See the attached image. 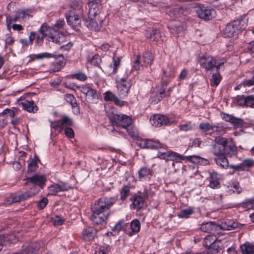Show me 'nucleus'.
Segmentation results:
<instances>
[{"mask_svg":"<svg viewBox=\"0 0 254 254\" xmlns=\"http://www.w3.org/2000/svg\"><path fill=\"white\" fill-rule=\"evenodd\" d=\"M116 201L115 197H104L95 201L91 208V220L97 225L102 224L108 218L110 208Z\"/></svg>","mask_w":254,"mask_h":254,"instance_id":"1","label":"nucleus"},{"mask_svg":"<svg viewBox=\"0 0 254 254\" xmlns=\"http://www.w3.org/2000/svg\"><path fill=\"white\" fill-rule=\"evenodd\" d=\"M101 0H88L87 16L82 15L85 24L91 30L98 31L105 24V16L101 13L99 5Z\"/></svg>","mask_w":254,"mask_h":254,"instance_id":"2","label":"nucleus"},{"mask_svg":"<svg viewBox=\"0 0 254 254\" xmlns=\"http://www.w3.org/2000/svg\"><path fill=\"white\" fill-rule=\"evenodd\" d=\"M198 62L201 67L207 71L212 70L214 68H216L218 71L222 68L224 64L226 63V60L217 57L202 55L198 56Z\"/></svg>","mask_w":254,"mask_h":254,"instance_id":"3","label":"nucleus"},{"mask_svg":"<svg viewBox=\"0 0 254 254\" xmlns=\"http://www.w3.org/2000/svg\"><path fill=\"white\" fill-rule=\"evenodd\" d=\"M247 24V19H246V16H242L240 18L228 23L223 30V34L225 37L235 36L241 31L245 29Z\"/></svg>","mask_w":254,"mask_h":254,"instance_id":"4","label":"nucleus"},{"mask_svg":"<svg viewBox=\"0 0 254 254\" xmlns=\"http://www.w3.org/2000/svg\"><path fill=\"white\" fill-rule=\"evenodd\" d=\"M64 25V20L60 19L52 26L50 27L48 25V27L50 29L48 30V32H49V37L52 42L60 44L64 41V35L62 33L59 32L58 30L63 28Z\"/></svg>","mask_w":254,"mask_h":254,"instance_id":"5","label":"nucleus"},{"mask_svg":"<svg viewBox=\"0 0 254 254\" xmlns=\"http://www.w3.org/2000/svg\"><path fill=\"white\" fill-rule=\"evenodd\" d=\"M112 126L127 128L131 124V119L125 115H119L112 113L109 115Z\"/></svg>","mask_w":254,"mask_h":254,"instance_id":"6","label":"nucleus"},{"mask_svg":"<svg viewBox=\"0 0 254 254\" xmlns=\"http://www.w3.org/2000/svg\"><path fill=\"white\" fill-rule=\"evenodd\" d=\"M171 88L167 91L163 86H157L152 91L150 100L152 103L157 104L164 97L169 96L170 94Z\"/></svg>","mask_w":254,"mask_h":254,"instance_id":"7","label":"nucleus"},{"mask_svg":"<svg viewBox=\"0 0 254 254\" xmlns=\"http://www.w3.org/2000/svg\"><path fill=\"white\" fill-rule=\"evenodd\" d=\"M81 93L85 95L86 100L90 103H96L98 100L97 91L88 85H84L79 87Z\"/></svg>","mask_w":254,"mask_h":254,"instance_id":"8","label":"nucleus"},{"mask_svg":"<svg viewBox=\"0 0 254 254\" xmlns=\"http://www.w3.org/2000/svg\"><path fill=\"white\" fill-rule=\"evenodd\" d=\"M157 157L166 161H173L176 162H180L185 160L183 155L172 151H167L165 152H158Z\"/></svg>","mask_w":254,"mask_h":254,"instance_id":"9","label":"nucleus"},{"mask_svg":"<svg viewBox=\"0 0 254 254\" xmlns=\"http://www.w3.org/2000/svg\"><path fill=\"white\" fill-rule=\"evenodd\" d=\"M195 11L198 16L202 19L208 20L212 18L214 10L208 6L203 4L198 5L195 7Z\"/></svg>","mask_w":254,"mask_h":254,"instance_id":"10","label":"nucleus"},{"mask_svg":"<svg viewBox=\"0 0 254 254\" xmlns=\"http://www.w3.org/2000/svg\"><path fill=\"white\" fill-rule=\"evenodd\" d=\"M79 14H75L73 11H69L66 13V18L67 24L73 29L77 30L81 25V20Z\"/></svg>","mask_w":254,"mask_h":254,"instance_id":"11","label":"nucleus"},{"mask_svg":"<svg viewBox=\"0 0 254 254\" xmlns=\"http://www.w3.org/2000/svg\"><path fill=\"white\" fill-rule=\"evenodd\" d=\"M138 145L143 148L159 149L164 148L165 145L158 140L150 139H143L138 141Z\"/></svg>","mask_w":254,"mask_h":254,"instance_id":"12","label":"nucleus"},{"mask_svg":"<svg viewBox=\"0 0 254 254\" xmlns=\"http://www.w3.org/2000/svg\"><path fill=\"white\" fill-rule=\"evenodd\" d=\"M175 71L176 68L172 64H168L167 67L163 69L162 82L164 85L166 86L169 81V78L174 76Z\"/></svg>","mask_w":254,"mask_h":254,"instance_id":"13","label":"nucleus"},{"mask_svg":"<svg viewBox=\"0 0 254 254\" xmlns=\"http://www.w3.org/2000/svg\"><path fill=\"white\" fill-rule=\"evenodd\" d=\"M50 29L48 27V25L46 23H43L40 27L39 32L40 34L38 35L36 37V44L41 46L43 43L44 38L46 37H48V40L51 41V38L49 37V32H48V30Z\"/></svg>","mask_w":254,"mask_h":254,"instance_id":"14","label":"nucleus"},{"mask_svg":"<svg viewBox=\"0 0 254 254\" xmlns=\"http://www.w3.org/2000/svg\"><path fill=\"white\" fill-rule=\"evenodd\" d=\"M236 101L240 106L252 107L254 106V96L238 95L236 97Z\"/></svg>","mask_w":254,"mask_h":254,"instance_id":"15","label":"nucleus"},{"mask_svg":"<svg viewBox=\"0 0 254 254\" xmlns=\"http://www.w3.org/2000/svg\"><path fill=\"white\" fill-rule=\"evenodd\" d=\"M121 83L118 85L119 93L121 97L124 98L127 96L131 86L130 80H127L125 78L121 79Z\"/></svg>","mask_w":254,"mask_h":254,"instance_id":"16","label":"nucleus"},{"mask_svg":"<svg viewBox=\"0 0 254 254\" xmlns=\"http://www.w3.org/2000/svg\"><path fill=\"white\" fill-rule=\"evenodd\" d=\"M37 192V191L32 192L31 191H27L24 193L18 195L11 196L9 199H7L6 204H10L12 203L18 202L19 201L25 200L31 197L34 196Z\"/></svg>","mask_w":254,"mask_h":254,"instance_id":"17","label":"nucleus"},{"mask_svg":"<svg viewBox=\"0 0 254 254\" xmlns=\"http://www.w3.org/2000/svg\"><path fill=\"white\" fill-rule=\"evenodd\" d=\"M18 104L24 110L30 113H34L38 110V107L33 100L20 99Z\"/></svg>","mask_w":254,"mask_h":254,"instance_id":"18","label":"nucleus"},{"mask_svg":"<svg viewBox=\"0 0 254 254\" xmlns=\"http://www.w3.org/2000/svg\"><path fill=\"white\" fill-rule=\"evenodd\" d=\"M222 118L225 121L231 123L235 127L239 128L243 126V121L239 118H237L233 115L223 113L221 114Z\"/></svg>","mask_w":254,"mask_h":254,"instance_id":"19","label":"nucleus"},{"mask_svg":"<svg viewBox=\"0 0 254 254\" xmlns=\"http://www.w3.org/2000/svg\"><path fill=\"white\" fill-rule=\"evenodd\" d=\"M65 64L64 58L63 55H60L50 66V71L57 72L63 68Z\"/></svg>","mask_w":254,"mask_h":254,"instance_id":"20","label":"nucleus"},{"mask_svg":"<svg viewBox=\"0 0 254 254\" xmlns=\"http://www.w3.org/2000/svg\"><path fill=\"white\" fill-rule=\"evenodd\" d=\"M150 121L151 124L155 127L167 125L169 123V120L168 117L161 115H154Z\"/></svg>","mask_w":254,"mask_h":254,"instance_id":"21","label":"nucleus"},{"mask_svg":"<svg viewBox=\"0 0 254 254\" xmlns=\"http://www.w3.org/2000/svg\"><path fill=\"white\" fill-rule=\"evenodd\" d=\"M27 183H31L32 184L38 185L41 188L45 185L47 179L43 175L35 174L29 178H27Z\"/></svg>","mask_w":254,"mask_h":254,"instance_id":"22","label":"nucleus"},{"mask_svg":"<svg viewBox=\"0 0 254 254\" xmlns=\"http://www.w3.org/2000/svg\"><path fill=\"white\" fill-rule=\"evenodd\" d=\"M121 64V59L114 56L113 58V63L111 64L107 68L106 71L109 75L115 74Z\"/></svg>","mask_w":254,"mask_h":254,"instance_id":"23","label":"nucleus"},{"mask_svg":"<svg viewBox=\"0 0 254 254\" xmlns=\"http://www.w3.org/2000/svg\"><path fill=\"white\" fill-rule=\"evenodd\" d=\"M209 175L210 179L209 183L210 187L212 189L219 188L220 187L219 180L221 175L214 171L210 172Z\"/></svg>","mask_w":254,"mask_h":254,"instance_id":"24","label":"nucleus"},{"mask_svg":"<svg viewBox=\"0 0 254 254\" xmlns=\"http://www.w3.org/2000/svg\"><path fill=\"white\" fill-rule=\"evenodd\" d=\"M224 149H225L224 154L230 157H235L237 155V148L234 143L232 141L229 142L225 146Z\"/></svg>","mask_w":254,"mask_h":254,"instance_id":"25","label":"nucleus"},{"mask_svg":"<svg viewBox=\"0 0 254 254\" xmlns=\"http://www.w3.org/2000/svg\"><path fill=\"white\" fill-rule=\"evenodd\" d=\"M95 230L91 227L84 229L82 232V237L85 241H90L95 237Z\"/></svg>","mask_w":254,"mask_h":254,"instance_id":"26","label":"nucleus"},{"mask_svg":"<svg viewBox=\"0 0 254 254\" xmlns=\"http://www.w3.org/2000/svg\"><path fill=\"white\" fill-rule=\"evenodd\" d=\"M242 254H254V244L246 242L240 247Z\"/></svg>","mask_w":254,"mask_h":254,"instance_id":"27","label":"nucleus"},{"mask_svg":"<svg viewBox=\"0 0 254 254\" xmlns=\"http://www.w3.org/2000/svg\"><path fill=\"white\" fill-rule=\"evenodd\" d=\"M38 248L36 247V244L32 243L24 245L22 247V252L21 254H36V252Z\"/></svg>","mask_w":254,"mask_h":254,"instance_id":"28","label":"nucleus"},{"mask_svg":"<svg viewBox=\"0 0 254 254\" xmlns=\"http://www.w3.org/2000/svg\"><path fill=\"white\" fill-rule=\"evenodd\" d=\"M215 161L217 165L221 168L226 169L229 167L228 160L224 155L216 156Z\"/></svg>","mask_w":254,"mask_h":254,"instance_id":"29","label":"nucleus"},{"mask_svg":"<svg viewBox=\"0 0 254 254\" xmlns=\"http://www.w3.org/2000/svg\"><path fill=\"white\" fill-rule=\"evenodd\" d=\"M72 124L73 122L71 119L67 116H64L58 121L57 126L61 129H63L64 127H67V126H72Z\"/></svg>","mask_w":254,"mask_h":254,"instance_id":"30","label":"nucleus"},{"mask_svg":"<svg viewBox=\"0 0 254 254\" xmlns=\"http://www.w3.org/2000/svg\"><path fill=\"white\" fill-rule=\"evenodd\" d=\"M64 99L67 103L71 105L72 108H75V111L77 113H79V110L77 107L76 100L73 94H66L64 95Z\"/></svg>","mask_w":254,"mask_h":254,"instance_id":"31","label":"nucleus"},{"mask_svg":"<svg viewBox=\"0 0 254 254\" xmlns=\"http://www.w3.org/2000/svg\"><path fill=\"white\" fill-rule=\"evenodd\" d=\"M146 37L154 41H159L160 40L162 41L163 40L160 31L157 29H153L151 32L147 33L146 34Z\"/></svg>","mask_w":254,"mask_h":254,"instance_id":"32","label":"nucleus"},{"mask_svg":"<svg viewBox=\"0 0 254 254\" xmlns=\"http://www.w3.org/2000/svg\"><path fill=\"white\" fill-rule=\"evenodd\" d=\"M70 7L78 11L80 16L83 15L82 2L79 0H72L70 3Z\"/></svg>","mask_w":254,"mask_h":254,"instance_id":"33","label":"nucleus"},{"mask_svg":"<svg viewBox=\"0 0 254 254\" xmlns=\"http://www.w3.org/2000/svg\"><path fill=\"white\" fill-rule=\"evenodd\" d=\"M142 58L145 66L150 65L154 60V55L150 51H146L143 53Z\"/></svg>","mask_w":254,"mask_h":254,"instance_id":"34","label":"nucleus"},{"mask_svg":"<svg viewBox=\"0 0 254 254\" xmlns=\"http://www.w3.org/2000/svg\"><path fill=\"white\" fill-rule=\"evenodd\" d=\"M36 37V33L34 31H31L28 37V39H20L19 41L23 46H28L32 45L34 40Z\"/></svg>","mask_w":254,"mask_h":254,"instance_id":"35","label":"nucleus"},{"mask_svg":"<svg viewBox=\"0 0 254 254\" xmlns=\"http://www.w3.org/2000/svg\"><path fill=\"white\" fill-rule=\"evenodd\" d=\"M152 174V170L146 167H142L138 172L139 179L147 178L149 176H151Z\"/></svg>","mask_w":254,"mask_h":254,"instance_id":"36","label":"nucleus"},{"mask_svg":"<svg viewBox=\"0 0 254 254\" xmlns=\"http://www.w3.org/2000/svg\"><path fill=\"white\" fill-rule=\"evenodd\" d=\"M238 227V224L231 220H228L224 222H222L221 225L222 229L229 230L234 229Z\"/></svg>","mask_w":254,"mask_h":254,"instance_id":"37","label":"nucleus"},{"mask_svg":"<svg viewBox=\"0 0 254 254\" xmlns=\"http://www.w3.org/2000/svg\"><path fill=\"white\" fill-rule=\"evenodd\" d=\"M130 228L131 232L128 233V235L131 236L134 233H138L140 229V222L137 220H133L130 223Z\"/></svg>","mask_w":254,"mask_h":254,"instance_id":"38","label":"nucleus"},{"mask_svg":"<svg viewBox=\"0 0 254 254\" xmlns=\"http://www.w3.org/2000/svg\"><path fill=\"white\" fill-rule=\"evenodd\" d=\"M222 77L218 70L216 73H213L212 77L210 80V84L212 86H217L219 84Z\"/></svg>","mask_w":254,"mask_h":254,"instance_id":"39","label":"nucleus"},{"mask_svg":"<svg viewBox=\"0 0 254 254\" xmlns=\"http://www.w3.org/2000/svg\"><path fill=\"white\" fill-rule=\"evenodd\" d=\"M144 200L140 196H135L133 199V206L134 208L139 209L141 208L143 205Z\"/></svg>","mask_w":254,"mask_h":254,"instance_id":"40","label":"nucleus"},{"mask_svg":"<svg viewBox=\"0 0 254 254\" xmlns=\"http://www.w3.org/2000/svg\"><path fill=\"white\" fill-rule=\"evenodd\" d=\"M254 165V161L252 159H247L241 163L242 171H249Z\"/></svg>","mask_w":254,"mask_h":254,"instance_id":"41","label":"nucleus"},{"mask_svg":"<svg viewBox=\"0 0 254 254\" xmlns=\"http://www.w3.org/2000/svg\"><path fill=\"white\" fill-rule=\"evenodd\" d=\"M183 157H185V159H187V160L191 161L194 163H199L200 162V161H204V163L205 164H207L209 163V161L207 159H204L202 158L197 156H195V155H191V156H183Z\"/></svg>","mask_w":254,"mask_h":254,"instance_id":"42","label":"nucleus"},{"mask_svg":"<svg viewBox=\"0 0 254 254\" xmlns=\"http://www.w3.org/2000/svg\"><path fill=\"white\" fill-rule=\"evenodd\" d=\"M241 206L247 210L254 209V198L246 200L241 203Z\"/></svg>","mask_w":254,"mask_h":254,"instance_id":"43","label":"nucleus"},{"mask_svg":"<svg viewBox=\"0 0 254 254\" xmlns=\"http://www.w3.org/2000/svg\"><path fill=\"white\" fill-rule=\"evenodd\" d=\"M193 212V209L192 208H188L182 210L178 214V216L180 218H188Z\"/></svg>","mask_w":254,"mask_h":254,"instance_id":"44","label":"nucleus"},{"mask_svg":"<svg viewBox=\"0 0 254 254\" xmlns=\"http://www.w3.org/2000/svg\"><path fill=\"white\" fill-rule=\"evenodd\" d=\"M224 149L223 146L215 144L213 147V153L216 156L224 155Z\"/></svg>","mask_w":254,"mask_h":254,"instance_id":"45","label":"nucleus"},{"mask_svg":"<svg viewBox=\"0 0 254 254\" xmlns=\"http://www.w3.org/2000/svg\"><path fill=\"white\" fill-rule=\"evenodd\" d=\"M185 29L183 26L179 25L172 29L171 32L176 34L177 37L182 36L184 35Z\"/></svg>","mask_w":254,"mask_h":254,"instance_id":"46","label":"nucleus"},{"mask_svg":"<svg viewBox=\"0 0 254 254\" xmlns=\"http://www.w3.org/2000/svg\"><path fill=\"white\" fill-rule=\"evenodd\" d=\"M38 159L37 158H35L31 160L30 162L28 163V171L32 172L35 171L36 168L38 166Z\"/></svg>","mask_w":254,"mask_h":254,"instance_id":"47","label":"nucleus"},{"mask_svg":"<svg viewBox=\"0 0 254 254\" xmlns=\"http://www.w3.org/2000/svg\"><path fill=\"white\" fill-rule=\"evenodd\" d=\"M199 127L203 131H208L212 130L213 131V126L208 123H201L199 125Z\"/></svg>","mask_w":254,"mask_h":254,"instance_id":"48","label":"nucleus"},{"mask_svg":"<svg viewBox=\"0 0 254 254\" xmlns=\"http://www.w3.org/2000/svg\"><path fill=\"white\" fill-rule=\"evenodd\" d=\"M227 129V127L222 125L213 126V132H216L218 133L222 134L225 133Z\"/></svg>","mask_w":254,"mask_h":254,"instance_id":"49","label":"nucleus"},{"mask_svg":"<svg viewBox=\"0 0 254 254\" xmlns=\"http://www.w3.org/2000/svg\"><path fill=\"white\" fill-rule=\"evenodd\" d=\"M215 141L217 144H219L223 147L229 142L226 138L221 136L216 137Z\"/></svg>","mask_w":254,"mask_h":254,"instance_id":"50","label":"nucleus"},{"mask_svg":"<svg viewBox=\"0 0 254 254\" xmlns=\"http://www.w3.org/2000/svg\"><path fill=\"white\" fill-rule=\"evenodd\" d=\"M49 202L48 199L46 197L42 198L37 203V208L39 210L45 208Z\"/></svg>","mask_w":254,"mask_h":254,"instance_id":"51","label":"nucleus"},{"mask_svg":"<svg viewBox=\"0 0 254 254\" xmlns=\"http://www.w3.org/2000/svg\"><path fill=\"white\" fill-rule=\"evenodd\" d=\"M130 190L129 187L126 186H125L121 191V199L124 200L126 199L128 195Z\"/></svg>","mask_w":254,"mask_h":254,"instance_id":"52","label":"nucleus"},{"mask_svg":"<svg viewBox=\"0 0 254 254\" xmlns=\"http://www.w3.org/2000/svg\"><path fill=\"white\" fill-rule=\"evenodd\" d=\"M60 191L57 184L52 185L49 187V194L50 195H56L57 193Z\"/></svg>","mask_w":254,"mask_h":254,"instance_id":"53","label":"nucleus"},{"mask_svg":"<svg viewBox=\"0 0 254 254\" xmlns=\"http://www.w3.org/2000/svg\"><path fill=\"white\" fill-rule=\"evenodd\" d=\"M101 62V59L100 56L98 55H95L93 56L91 60H90L91 64L95 66L99 65Z\"/></svg>","mask_w":254,"mask_h":254,"instance_id":"54","label":"nucleus"},{"mask_svg":"<svg viewBox=\"0 0 254 254\" xmlns=\"http://www.w3.org/2000/svg\"><path fill=\"white\" fill-rule=\"evenodd\" d=\"M72 77L81 81L86 80L87 78L86 74L83 72H79L77 73L73 74L72 75Z\"/></svg>","mask_w":254,"mask_h":254,"instance_id":"55","label":"nucleus"},{"mask_svg":"<svg viewBox=\"0 0 254 254\" xmlns=\"http://www.w3.org/2000/svg\"><path fill=\"white\" fill-rule=\"evenodd\" d=\"M117 96L110 91H107L105 93L104 100L106 101H114Z\"/></svg>","mask_w":254,"mask_h":254,"instance_id":"56","label":"nucleus"},{"mask_svg":"<svg viewBox=\"0 0 254 254\" xmlns=\"http://www.w3.org/2000/svg\"><path fill=\"white\" fill-rule=\"evenodd\" d=\"M57 184L60 191H67L71 188L70 186L67 183L60 182Z\"/></svg>","mask_w":254,"mask_h":254,"instance_id":"57","label":"nucleus"},{"mask_svg":"<svg viewBox=\"0 0 254 254\" xmlns=\"http://www.w3.org/2000/svg\"><path fill=\"white\" fill-rule=\"evenodd\" d=\"M202 140L199 138H195L190 140L189 146L191 147H199Z\"/></svg>","mask_w":254,"mask_h":254,"instance_id":"58","label":"nucleus"},{"mask_svg":"<svg viewBox=\"0 0 254 254\" xmlns=\"http://www.w3.org/2000/svg\"><path fill=\"white\" fill-rule=\"evenodd\" d=\"M201 230L205 232H209L212 229V224L210 222H207L201 225Z\"/></svg>","mask_w":254,"mask_h":254,"instance_id":"59","label":"nucleus"},{"mask_svg":"<svg viewBox=\"0 0 254 254\" xmlns=\"http://www.w3.org/2000/svg\"><path fill=\"white\" fill-rule=\"evenodd\" d=\"M5 237V239L6 240L5 245H7L9 244L13 243L14 242L15 237V236L12 234H7V235H4Z\"/></svg>","mask_w":254,"mask_h":254,"instance_id":"60","label":"nucleus"},{"mask_svg":"<svg viewBox=\"0 0 254 254\" xmlns=\"http://www.w3.org/2000/svg\"><path fill=\"white\" fill-rule=\"evenodd\" d=\"M193 127L190 124H185L179 126V128L182 131H187L193 129Z\"/></svg>","mask_w":254,"mask_h":254,"instance_id":"61","label":"nucleus"},{"mask_svg":"<svg viewBox=\"0 0 254 254\" xmlns=\"http://www.w3.org/2000/svg\"><path fill=\"white\" fill-rule=\"evenodd\" d=\"M139 57L138 56L136 60L134 61L132 67L134 69L138 70L140 69L142 67V64L140 62Z\"/></svg>","mask_w":254,"mask_h":254,"instance_id":"62","label":"nucleus"},{"mask_svg":"<svg viewBox=\"0 0 254 254\" xmlns=\"http://www.w3.org/2000/svg\"><path fill=\"white\" fill-rule=\"evenodd\" d=\"M16 17L14 18V20L16 21L18 18H21L22 19L26 18L29 17L28 14L26 13L25 11L21 10L17 12Z\"/></svg>","mask_w":254,"mask_h":254,"instance_id":"63","label":"nucleus"},{"mask_svg":"<svg viewBox=\"0 0 254 254\" xmlns=\"http://www.w3.org/2000/svg\"><path fill=\"white\" fill-rule=\"evenodd\" d=\"M243 84L245 86H251L254 85V74L251 79H245L243 82Z\"/></svg>","mask_w":254,"mask_h":254,"instance_id":"64","label":"nucleus"}]
</instances>
